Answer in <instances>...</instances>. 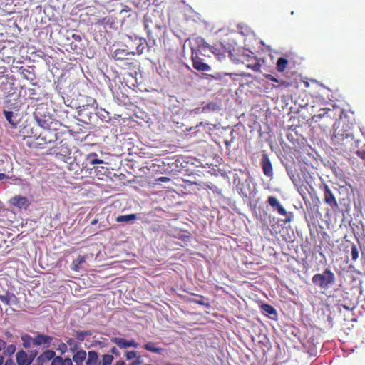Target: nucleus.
Returning <instances> with one entry per match:
<instances>
[{
	"mask_svg": "<svg viewBox=\"0 0 365 365\" xmlns=\"http://www.w3.org/2000/svg\"><path fill=\"white\" fill-rule=\"evenodd\" d=\"M113 361V356L111 354H106L100 356L96 351L87 353L82 349L73 354L72 359L57 356L52 361L51 365H111Z\"/></svg>",
	"mask_w": 365,
	"mask_h": 365,
	"instance_id": "f257e3e1",
	"label": "nucleus"
},
{
	"mask_svg": "<svg viewBox=\"0 0 365 365\" xmlns=\"http://www.w3.org/2000/svg\"><path fill=\"white\" fill-rule=\"evenodd\" d=\"M345 127L347 125L343 120H339L334 124V133L331 137L333 149L339 153L346 152L354 145V135Z\"/></svg>",
	"mask_w": 365,
	"mask_h": 365,
	"instance_id": "f03ea898",
	"label": "nucleus"
},
{
	"mask_svg": "<svg viewBox=\"0 0 365 365\" xmlns=\"http://www.w3.org/2000/svg\"><path fill=\"white\" fill-rule=\"evenodd\" d=\"M98 108V103L93 98L87 100L85 105L77 108V119L85 123L90 124L94 121L96 110Z\"/></svg>",
	"mask_w": 365,
	"mask_h": 365,
	"instance_id": "7ed1b4c3",
	"label": "nucleus"
},
{
	"mask_svg": "<svg viewBox=\"0 0 365 365\" xmlns=\"http://www.w3.org/2000/svg\"><path fill=\"white\" fill-rule=\"evenodd\" d=\"M34 118L40 127L43 129L51 128L53 121L46 105L38 106L34 112Z\"/></svg>",
	"mask_w": 365,
	"mask_h": 365,
	"instance_id": "20e7f679",
	"label": "nucleus"
},
{
	"mask_svg": "<svg viewBox=\"0 0 365 365\" xmlns=\"http://www.w3.org/2000/svg\"><path fill=\"white\" fill-rule=\"evenodd\" d=\"M312 281L317 287L326 290L334 284L335 276L329 268H326L322 273L314 274L312 278Z\"/></svg>",
	"mask_w": 365,
	"mask_h": 365,
	"instance_id": "39448f33",
	"label": "nucleus"
},
{
	"mask_svg": "<svg viewBox=\"0 0 365 365\" xmlns=\"http://www.w3.org/2000/svg\"><path fill=\"white\" fill-rule=\"evenodd\" d=\"M178 160L173 158H165L161 165V173H165L170 177L161 176V182L172 181V178L180 171V166L178 165Z\"/></svg>",
	"mask_w": 365,
	"mask_h": 365,
	"instance_id": "423d86ee",
	"label": "nucleus"
},
{
	"mask_svg": "<svg viewBox=\"0 0 365 365\" xmlns=\"http://www.w3.org/2000/svg\"><path fill=\"white\" fill-rule=\"evenodd\" d=\"M252 178L249 174L245 181H239L236 185V190L237 193L243 198L254 197L256 195L257 190L255 187H252Z\"/></svg>",
	"mask_w": 365,
	"mask_h": 365,
	"instance_id": "0eeeda50",
	"label": "nucleus"
},
{
	"mask_svg": "<svg viewBox=\"0 0 365 365\" xmlns=\"http://www.w3.org/2000/svg\"><path fill=\"white\" fill-rule=\"evenodd\" d=\"M199 48L200 50L205 51L207 48L210 51H211L218 61H222L226 58L227 54L230 53V51L227 48L222 44H215L213 46H210L207 43H203Z\"/></svg>",
	"mask_w": 365,
	"mask_h": 365,
	"instance_id": "6e6552de",
	"label": "nucleus"
},
{
	"mask_svg": "<svg viewBox=\"0 0 365 365\" xmlns=\"http://www.w3.org/2000/svg\"><path fill=\"white\" fill-rule=\"evenodd\" d=\"M267 202L273 208V210H277L279 215L286 216L284 220L285 223L290 222L292 220V213H288L277 197L274 196H269Z\"/></svg>",
	"mask_w": 365,
	"mask_h": 365,
	"instance_id": "1a4fd4ad",
	"label": "nucleus"
},
{
	"mask_svg": "<svg viewBox=\"0 0 365 365\" xmlns=\"http://www.w3.org/2000/svg\"><path fill=\"white\" fill-rule=\"evenodd\" d=\"M242 62L245 66L252 70L255 72H260L262 65L259 59L253 55V53L250 54L242 55Z\"/></svg>",
	"mask_w": 365,
	"mask_h": 365,
	"instance_id": "9d476101",
	"label": "nucleus"
},
{
	"mask_svg": "<svg viewBox=\"0 0 365 365\" xmlns=\"http://www.w3.org/2000/svg\"><path fill=\"white\" fill-rule=\"evenodd\" d=\"M321 189H322L324 192V202L329 205L333 210L338 209L339 204L336 198L328 185L323 184L321 186Z\"/></svg>",
	"mask_w": 365,
	"mask_h": 365,
	"instance_id": "9b49d317",
	"label": "nucleus"
},
{
	"mask_svg": "<svg viewBox=\"0 0 365 365\" xmlns=\"http://www.w3.org/2000/svg\"><path fill=\"white\" fill-rule=\"evenodd\" d=\"M191 59L192 61V66L195 69L199 71H210V66L204 62L203 59L201 58L197 51L192 48Z\"/></svg>",
	"mask_w": 365,
	"mask_h": 365,
	"instance_id": "f8f14e48",
	"label": "nucleus"
},
{
	"mask_svg": "<svg viewBox=\"0 0 365 365\" xmlns=\"http://www.w3.org/2000/svg\"><path fill=\"white\" fill-rule=\"evenodd\" d=\"M260 165L264 175L272 179L274 176L273 168L270 159L266 153L262 154Z\"/></svg>",
	"mask_w": 365,
	"mask_h": 365,
	"instance_id": "ddd939ff",
	"label": "nucleus"
},
{
	"mask_svg": "<svg viewBox=\"0 0 365 365\" xmlns=\"http://www.w3.org/2000/svg\"><path fill=\"white\" fill-rule=\"evenodd\" d=\"M54 338L49 335L38 333L34 336V346H43L44 348H49L52 346Z\"/></svg>",
	"mask_w": 365,
	"mask_h": 365,
	"instance_id": "4468645a",
	"label": "nucleus"
},
{
	"mask_svg": "<svg viewBox=\"0 0 365 365\" xmlns=\"http://www.w3.org/2000/svg\"><path fill=\"white\" fill-rule=\"evenodd\" d=\"M172 185V186L168 187L161 186V197L163 196V200L165 201L168 200V203H169V201L173 203L172 199L176 200V196L178 195L175 190V187H177V184L173 182Z\"/></svg>",
	"mask_w": 365,
	"mask_h": 365,
	"instance_id": "2eb2a0df",
	"label": "nucleus"
},
{
	"mask_svg": "<svg viewBox=\"0 0 365 365\" xmlns=\"http://www.w3.org/2000/svg\"><path fill=\"white\" fill-rule=\"evenodd\" d=\"M145 28L147 30L149 37L154 31H158L160 30V26L156 18L155 17L153 20L150 16H146L145 17Z\"/></svg>",
	"mask_w": 365,
	"mask_h": 365,
	"instance_id": "dca6fc26",
	"label": "nucleus"
},
{
	"mask_svg": "<svg viewBox=\"0 0 365 365\" xmlns=\"http://www.w3.org/2000/svg\"><path fill=\"white\" fill-rule=\"evenodd\" d=\"M9 203L19 209H26L30 204L27 197L21 195H16L11 197L9 200Z\"/></svg>",
	"mask_w": 365,
	"mask_h": 365,
	"instance_id": "f3484780",
	"label": "nucleus"
},
{
	"mask_svg": "<svg viewBox=\"0 0 365 365\" xmlns=\"http://www.w3.org/2000/svg\"><path fill=\"white\" fill-rule=\"evenodd\" d=\"M104 163V161L98 158L96 153H91L86 155L82 165L83 168H88V166L94 165H100Z\"/></svg>",
	"mask_w": 365,
	"mask_h": 365,
	"instance_id": "a211bd4d",
	"label": "nucleus"
},
{
	"mask_svg": "<svg viewBox=\"0 0 365 365\" xmlns=\"http://www.w3.org/2000/svg\"><path fill=\"white\" fill-rule=\"evenodd\" d=\"M135 54V52L134 51H129L128 49L125 48H118L112 53L111 56L115 61H123L125 59H128V56Z\"/></svg>",
	"mask_w": 365,
	"mask_h": 365,
	"instance_id": "6ab92c4d",
	"label": "nucleus"
},
{
	"mask_svg": "<svg viewBox=\"0 0 365 365\" xmlns=\"http://www.w3.org/2000/svg\"><path fill=\"white\" fill-rule=\"evenodd\" d=\"M112 341L121 349H125L127 347L131 346L137 348L138 346V344L134 340H127L120 337L113 338Z\"/></svg>",
	"mask_w": 365,
	"mask_h": 365,
	"instance_id": "aec40b11",
	"label": "nucleus"
},
{
	"mask_svg": "<svg viewBox=\"0 0 365 365\" xmlns=\"http://www.w3.org/2000/svg\"><path fill=\"white\" fill-rule=\"evenodd\" d=\"M18 109L15 110L14 111L7 110L4 108L3 110V114L5 116L6 120L9 123V124L12 126V128H16L18 125V120H17V113Z\"/></svg>",
	"mask_w": 365,
	"mask_h": 365,
	"instance_id": "412c9836",
	"label": "nucleus"
},
{
	"mask_svg": "<svg viewBox=\"0 0 365 365\" xmlns=\"http://www.w3.org/2000/svg\"><path fill=\"white\" fill-rule=\"evenodd\" d=\"M57 356H56V353L54 351L47 349L37 358L38 365H43L44 363H46L51 359L53 360Z\"/></svg>",
	"mask_w": 365,
	"mask_h": 365,
	"instance_id": "4be33fe9",
	"label": "nucleus"
},
{
	"mask_svg": "<svg viewBox=\"0 0 365 365\" xmlns=\"http://www.w3.org/2000/svg\"><path fill=\"white\" fill-rule=\"evenodd\" d=\"M16 361L18 365H30L32 359L29 358V355L24 351H20L16 354Z\"/></svg>",
	"mask_w": 365,
	"mask_h": 365,
	"instance_id": "5701e85b",
	"label": "nucleus"
},
{
	"mask_svg": "<svg viewBox=\"0 0 365 365\" xmlns=\"http://www.w3.org/2000/svg\"><path fill=\"white\" fill-rule=\"evenodd\" d=\"M66 341L67 344V347L69 351L73 354L76 353V351L82 350L81 348V343L78 342L74 338H66Z\"/></svg>",
	"mask_w": 365,
	"mask_h": 365,
	"instance_id": "b1692460",
	"label": "nucleus"
},
{
	"mask_svg": "<svg viewBox=\"0 0 365 365\" xmlns=\"http://www.w3.org/2000/svg\"><path fill=\"white\" fill-rule=\"evenodd\" d=\"M36 140H38V145L40 146L48 143L51 144L56 142L58 140V136L57 133H55L53 137H51L47 135H43L41 134Z\"/></svg>",
	"mask_w": 365,
	"mask_h": 365,
	"instance_id": "393cba45",
	"label": "nucleus"
},
{
	"mask_svg": "<svg viewBox=\"0 0 365 365\" xmlns=\"http://www.w3.org/2000/svg\"><path fill=\"white\" fill-rule=\"evenodd\" d=\"M52 347L56 349L57 351H59L61 354L66 353L68 350L66 343L63 342L58 338H54Z\"/></svg>",
	"mask_w": 365,
	"mask_h": 365,
	"instance_id": "a878e982",
	"label": "nucleus"
},
{
	"mask_svg": "<svg viewBox=\"0 0 365 365\" xmlns=\"http://www.w3.org/2000/svg\"><path fill=\"white\" fill-rule=\"evenodd\" d=\"M262 312L266 315L272 318V316H277L276 309L270 304H262L260 305Z\"/></svg>",
	"mask_w": 365,
	"mask_h": 365,
	"instance_id": "bb28decb",
	"label": "nucleus"
},
{
	"mask_svg": "<svg viewBox=\"0 0 365 365\" xmlns=\"http://www.w3.org/2000/svg\"><path fill=\"white\" fill-rule=\"evenodd\" d=\"M92 335L91 331H78V330H73L72 332V336L76 337V339L78 342H81L84 341L85 338L86 336H89Z\"/></svg>",
	"mask_w": 365,
	"mask_h": 365,
	"instance_id": "cd10ccee",
	"label": "nucleus"
},
{
	"mask_svg": "<svg viewBox=\"0 0 365 365\" xmlns=\"http://www.w3.org/2000/svg\"><path fill=\"white\" fill-rule=\"evenodd\" d=\"M330 111H331V109L327 108L321 109L318 114L314 115L312 116V119L314 122H318L320 119L324 118H331V116L329 114V113Z\"/></svg>",
	"mask_w": 365,
	"mask_h": 365,
	"instance_id": "c85d7f7f",
	"label": "nucleus"
},
{
	"mask_svg": "<svg viewBox=\"0 0 365 365\" xmlns=\"http://www.w3.org/2000/svg\"><path fill=\"white\" fill-rule=\"evenodd\" d=\"M0 300L3 303L9 305L16 304L17 298L14 294L7 293L5 295H0Z\"/></svg>",
	"mask_w": 365,
	"mask_h": 365,
	"instance_id": "c756f323",
	"label": "nucleus"
},
{
	"mask_svg": "<svg viewBox=\"0 0 365 365\" xmlns=\"http://www.w3.org/2000/svg\"><path fill=\"white\" fill-rule=\"evenodd\" d=\"M135 44H136V51L135 54H141L143 53V51L145 48V46H147V43L145 41L140 38L135 37L134 39Z\"/></svg>",
	"mask_w": 365,
	"mask_h": 365,
	"instance_id": "7c9ffc66",
	"label": "nucleus"
},
{
	"mask_svg": "<svg viewBox=\"0 0 365 365\" xmlns=\"http://www.w3.org/2000/svg\"><path fill=\"white\" fill-rule=\"evenodd\" d=\"M157 210H151L144 214V220L148 223L158 221Z\"/></svg>",
	"mask_w": 365,
	"mask_h": 365,
	"instance_id": "2f4dec72",
	"label": "nucleus"
},
{
	"mask_svg": "<svg viewBox=\"0 0 365 365\" xmlns=\"http://www.w3.org/2000/svg\"><path fill=\"white\" fill-rule=\"evenodd\" d=\"M86 262V259L84 256L79 255L76 259H75L71 264V269L76 272H78L80 270V266L81 264Z\"/></svg>",
	"mask_w": 365,
	"mask_h": 365,
	"instance_id": "473e14b6",
	"label": "nucleus"
},
{
	"mask_svg": "<svg viewBox=\"0 0 365 365\" xmlns=\"http://www.w3.org/2000/svg\"><path fill=\"white\" fill-rule=\"evenodd\" d=\"M137 219L136 214H129L125 215H119L116 218L118 222H129Z\"/></svg>",
	"mask_w": 365,
	"mask_h": 365,
	"instance_id": "72a5a7b5",
	"label": "nucleus"
},
{
	"mask_svg": "<svg viewBox=\"0 0 365 365\" xmlns=\"http://www.w3.org/2000/svg\"><path fill=\"white\" fill-rule=\"evenodd\" d=\"M288 65V60L280 57L277 59L276 68L279 72H284Z\"/></svg>",
	"mask_w": 365,
	"mask_h": 365,
	"instance_id": "f704fd0d",
	"label": "nucleus"
},
{
	"mask_svg": "<svg viewBox=\"0 0 365 365\" xmlns=\"http://www.w3.org/2000/svg\"><path fill=\"white\" fill-rule=\"evenodd\" d=\"M21 340L23 341V346L26 349L34 346V337L25 334L21 336Z\"/></svg>",
	"mask_w": 365,
	"mask_h": 365,
	"instance_id": "c9c22d12",
	"label": "nucleus"
},
{
	"mask_svg": "<svg viewBox=\"0 0 365 365\" xmlns=\"http://www.w3.org/2000/svg\"><path fill=\"white\" fill-rule=\"evenodd\" d=\"M143 347L145 349L152 351V352H154V353L160 352V347L158 346L157 343L148 342L144 345Z\"/></svg>",
	"mask_w": 365,
	"mask_h": 365,
	"instance_id": "e433bc0d",
	"label": "nucleus"
},
{
	"mask_svg": "<svg viewBox=\"0 0 365 365\" xmlns=\"http://www.w3.org/2000/svg\"><path fill=\"white\" fill-rule=\"evenodd\" d=\"M3 350V354L6 356H11L16 351V346L14 345V344H10L9 346H5L4 349H2Z\"/></svg>",
	"mask_w": 365,
	"mask_h": 365,
	"instance_id": "4c0bfd02",
	"label": "nucleus"
},
{
	"mask_svg": "<svg viewBox=\"0 0 365 365\" xmlns=\"http://www.w3.org/2000/svg\"><path fill=\"white\" fill-rule=\"evenodd\" d=\"M192 302L200 305L205 306V307H210V303L207 302V299L203 296H200L199 299H193Z\"/></svg>",
	"mask_w": 365,
	"mask_h": 365,
	"instance_id": "58836bf2",
	"label": "nucleus"
},
{
	"mask_svg": "<svg viewBox=\"0 0 365 365\" xmlns=\"http://www.w3.org/2000/svg\"><path fill=\"white\" fill-rule=\"evenodd\" d=\"M108 112L106 111L105 110H103L101 113L96 110L95 117L97 116L102 120L107 121V119H110V118L108 117Z\"/></svg>",
	"mask_w": 365,
	"mask_h": 365,
	"instance_id": "ea45409f",
	"label": "nucleus"
},
{
	"mask_svg": "<svg viewBox=\"0 0 365 365\" xmlns=\"http://www.w3.org/2000/svg\"><path fill=\"white\" fill-rule=\"evenodd\" d=\"M351 259L353 261H356L359 258V250L358 247L355 244H352L351 245Z\"/></svg>",
	"mask_w": 365,
	"mask_h": 365,
	"instance_id": "a19ab883",
	"label": "nucleus"
},
{
	"mask_svg": "<svg viewBox=\"0 0 365 365\" xmlns=\"http://www.w3.org/2000/svg\"><path fill=\"white\" fill-rule=\"evenodd\" d=\"M177 237L185 242H190L191 239L190 234L187 232L178 234Z\"/></svg>",
	"mask_w": 365,
	"mask_h": 365,
	"instance_id": "79ce46f5",
	"label": "nucleus"
},
{
	"mask_svg": "<svg viewBox=\"0 0 365 365\" xmlns=\"http://www.w3.org/2000/svg\"><path fill=\"white\" fill-rule=\"evenodd\" d=\"M124 356L128 360L134 359L136 358L137 351H124Z\"/></svg>",
	"mask_w": 365,
	"mask_h": 365,
	"instance_id": "37998d69",
	"label": "nucleus"
},
{
	"mask_svg": "<svg viewBox=\"0 0 365 365\" xmlns=\"http://www.w3.org/2000/svg\"><path fill=\"white\" fill-rule=\"evenodd\" d=\"M306 190H307V189L306 187H304V186H300L298 188V192L300 194V195L302 196V197L303 198L305 204H307V201H306V198H307Z\"/></svg>",
	"mask_w": 365,
	"mask_h": 365,
	"instance_id": "c03bdc74",
	"label": "nucleus"
},
{
	"mask_svg": "<svg viewBox=\"0 0 365 365\" xmlns=\"http://www.w3.org/2000/svg\"><path fill=\"white\" fill-rule=\"evenodd\" d=\"M279 84L277 86H274L275 88H285L289 87L291 84L290 83L285 81H279L278 83Z\"/></svg>",
	"mask_w": 365,
	"mask_h": 365,
	"instance_id": "a18cd8bd",
	"label": "nucleus"
},
{
	"mask_svg": "<svg viewBox=\"0 0 365 365\" xmlns=\"http://www.w3.org/2000/svg\"><path fill=\"white\" fill-rule=\"evenodd\" d=\"M143 363V359L140 356H137L134 359V360L132 362L128 363V365H140Z\"/></svg>",
	"mask_w": 365,
	"mask_h": 365,
	"instance_id": "49530a36",
	"label": "nucleus"
},
{
	"mask_svg": "<svg viewBox=\"0 0 365 365\" xmlns=\"http://www.w3.org/2000/svg\"><path fill=\"white\" fill-rule=\"evenodd\" d=\"M265 78L267 80H269L270 81H272V82H276V83H279V81L277 78H276L274 76H272L271 74L266 75Z\"/></svg>",
	"mask_w": 365,
	"mask_h": 365,
	"instance_id": "de8ad7c7",
	"label": "nucleus"
},
{
	"mask_svg": "<svg viewBox=\"0 0 365 365\" xmlns=\"http://www.w3.org/2000/svg\"><path fill=\"white\" fill-rule=\"evenodd\" d=\"M38 351L36 350L31 351L29 358L32 359V361L34 359V358L37 356Z\"/></svg>",
	"mask_w": 365,
	"mask_h": 365,
	"instance_id": "09e8293b",
	"label": "nucleus"
},
{
	"mask_svg": "<svg viewBox=\"0 0 365 365\" xmlns=\"http://www.w3.org/2000/svg\"><path fill=\"white\" fill-rule=\"evenodd\" d=\"M357 155L359 157H360L361 159L365 160V151L364 150H359L357 151Z\"/></svg>",
	"mask_w": 365,
	"mask_h": 365,
	"instance_id": "8fccbe9b",
	"label": "nucleus"
},
{
	"mask_svg": "<svg viewBox=\"0 0 365 365\" xmlns=\"http://www.w3.org/2000/svg\"><path fill=\"white\" fill-rule=\"evenodd\" d=\"M6 345V341H4L3 339H0V351H2V349L5 348Z\"/></svg>",
	"mask_w": 365,
	"mask_h": 365,
	"instance_id": "3c124183",
	"label": "nucleus"
},
{
	"mask_svg": "<svg viewBox=\"0 0 365 365\" xmlns=\"http://www.w3.org/2000/svg\"><path fill=\"white\" fill-rule=\"evenodd\" d=\"M4 365H15V364L11 359H8L6 360Z\"/></svg>",
	"mask_w": 365,
	"mask_h": 365,
	"instance_id": "603ef678",
	"label": "nucleus"
},
{
	"mask_svg": "<svg viewBox=\"0 0 365 365\" xmlns=\"http://www.w3.org/2000/svg\"><path fill=\"white\" fill-rule=\"evenodd\" d=\"M232 142V138L230 140H225L224 143H225V145L227 148H230Z\"/></svg>",
	"mask_w": 365,
	"mask_h": 365,
	"instance_id": "864d4df0",
	"label": "nucleus"
},
{
	"mask_svg": "<svg viewBox=\"0 0 365 365\" xmlns=\"http://www.w3.org/2000/svg\"><path fill=\"white\" fill-rule=\"evenodd\" d=\"M130 11V9L128 6H125L121 11L120 14L128 13Z\"/></svg>",
	"mask_w": 365,
	"mask_h": 365,
	"instance_id": "5fc2aeb1",
	"label": "nucleus"
},
{
	"mask_svg": "<svg viewBox=\"0 0 365 365\" xmlns=\"http://www.w3.org/2000/svg\"><path fill=\"white\" fill-rule=\"evenodd\" d=\"M6 178H9V177L5 173H0V180H3Z\"/></svg>",
	"mask_w": 365,
	"mask_h": 365,
	"instance_id": "6e6d98bb",
	"label": "nucleus"
},
{
	"mask_svg": "<svg viewBox=\"0 0 365 365\" xmlns=\"http://www.w3.org/2000/svg\"><path fill=\"white\" fill-rule=\"evenodd\" d=\"M342 307H343L345 309H347V310H353V309H354V307H348V306H346V305H344V304L342 305Z\"/></svg>",
	"mask_w": 365,
	"mask_h": 365,
	"instance_id": "4d7b16f0",
	"label": "nucleus"
},
{
	"mask_svg": "<svg viewBox=\"0 0 365 365\" xmlns=\"http://www.w3.org/2000/svg\"><path fill=\"white\" fill-rule=\"evenodd\" d=\"M112 353L116 354H117V349L115 347L112 348L111 349Z\"/></svg>",
	"mask_w": 365,
	"mask_h": 365,
	"instance_id": "13d9d810",
	"label": "nucleus"
},
{
	"mask_svg": "<svg viewBox=\"0 0 365 365\" xmlns=\"http://www.w3.org/2000/svg\"><path fill=\"white\" fill-rule=\"evenodd\" d=\"M4 363V356H0V365H2Z\"/></svg>",
	"mask_w": 365,
	"mask_h": 365,
	"instance_id": "bf43d9fd",
	"label": "nucleus"
},
{
	"mask_svg": "<svg viewBox=\"0 0 365 365\" xmlns=\"http://www.w3.org/2000/svg\"><path fill=\"white\" fill-rule=\"evenodd\" d=\"M73 37H74V38H75V39H76V40H77V39H78V40H80V39H81V38H80V36H76V35H73Z\"/></svg>",
	"mask_w": 365,
	"mask_h": 365,
	"instance_id": "052dcab7",
	"label": "nucleus"
},
{
	"mask_svg": "<svg viewBox=\"0 0 365 365\" xmlns=\"http://www.w3.org/2000/svg\"><path fill=\"white\" fill-rule=\"evenodd\" d=\"M9 103V101L5 103L4 108H9V106L7 105Z\"/></svg>",
	"mask_w": 365,
	"mask_h": 365,
	"instance_id": "680f3d73",
	"label": "nucleus"
},
{
	"mask_svg": "<svg viewBox=\"0 0 365 365\" xmlns=\"http://www.w3.org/2000/svg\"><path fill=\"white\" fill-rule=\"evenodd\" d=\"M148 51L149 52H151V47H148Z\"/></svg>",
	"mask_w": 365,
	"mask_h": 365,
	"instance_id": "e2e57ef3",
	"label": "nucleus"
},
{
	"mask_svg": "<svg viewBox=\"0 0 365 365\" xmlns=\"http://www.w3.org/2000/svg\"><path fill=\"white\" fill-rule=\"evenodd\" d=\"M96 220H93V221L92 222V224H93V225H94V224H96Z\"/></svg>",
	"mask_w": 365,
	"mask_h": 365,
	"instance_id": "0e129e2a",
	"label": "nucleus"
}]
</instances>
